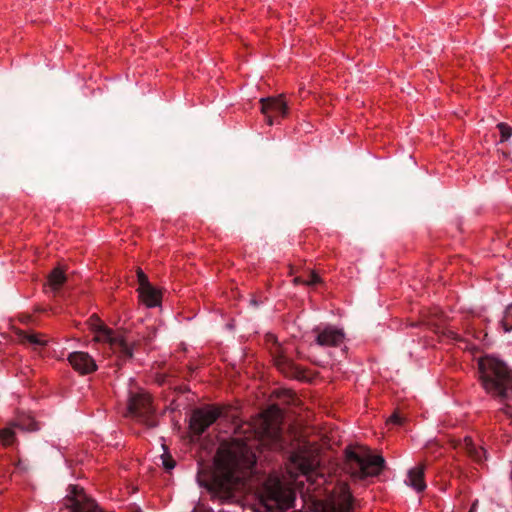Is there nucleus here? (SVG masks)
<instances>
[{
	"mask_svg": "<svg viewBox=\"0 0 512 512\" xmlns=\"http://www.w3.org/2000/svg\"><path fill=\"white\" fill-rule=\"evenodd\" d=\"M253 445L242 438H234L231 443L222 445L214 460V471L205 486L214 491L230 494L238 485H244L256 463ZM199 484L204 485L199 479Z\"/></svg>",
	"mask_w": 512,
	"mask_h": 512,
	"instance_id": "1",
	"label": "nucleus"
},
{
	"mask_svg": "<svg viewBox=\"0 0 512 512\" xmlns=\"http://www.w3.org/2000/svg\"><path fill=\"white\" fill-rule=\"evenodd\" d=\"M478 368L483 388L497 402L499 410L512 419V370L488 355L479 359Z\"/></svg>",
	"mask_w": 512,
	"mask_h": 512,
	"instance_id": "2",
	"label": "nucleus"
},
{
	"mask_svg": "<svg viewBox=\"0 0 512 512\" xmlns=\"http://www.w3.org/2000/svg\"><path fill=\"white\" fill-rule=\"evenodd\" d=\"M346 470L354 478L363 479L377 476L384 468L385 460L380 455H372L368 448L346 452Z\"/></svg>",
	"mask_w": 512,
	"mask_h": 512,
	"instance_id": "3",
	"label": "nucleus"
},
{
	"mask_svg": "<svg viewBox=\"0 0 512 512\" xmlns=\"http://www.w3.org/2000/svg\"><path fill=\"white\" fill-rule=\"evenodd\" d=\"M259 498L267 511H284L293 505L295 494L277 476H269L263 484Z\"/></svg>",
	"mask_w": 512,
	"mask_h": 512,
	"instance_id": "4",
	"label": "nucleus"
},
{
	"mask_svg": "<svg viewBox=\"0 0 512 512\" xmlns=\"http://www.w3.org/2000/svg\"><path fill=\"white\" fill-rule=\"evenodd\" d=\"M89 326L94 333L97 342L108 344L110 350L122 359H130L133 356V346L124 337L107 327L97 316L89 319Z\"/></svg>",
	"mask_w": 512,
	"mask_h": 512,
	"instance_id": "5",
	"label": "nucleus"
},
{
	"mask_svg": "<svg viewBox=\"0 0 512 512\" xmlns=\"http://www.w3.org/2000/svg\"><path fill=\"white\" fill-rule=\"evenodd\" d=\"M153 412L150 396L143 389L130 390L127 406L129 416L146 422L149 427H154L155 422L148 419Z\"/></svg>",
	"mask_w": 512,
	"mask_h": 512,
	"instance_id": "6",
	"label": "nucleus"
},
{
	"mask_svg": "<svg viewBox=\"0 0 512 512\" xmlns=\"http://www.w3.org/2000/svg\"><path fill=\"white\" fill-rule=\"evenodd\" d=\"M320 506L322 512H353V499L348 486L338 484Z\"/></svg>",
	"mask_w": 512,
	"mask_h": 512,
	"instance_id": "7",
	"label": "nucleus"
},
{
	"mask_svg": "<svg viewBox=\"0 0 512 512\" xmlns=\"http://www.w3.org/2000/svg\"><path fill=\"white\" fill-rule=\"evenodd\" d=\"M65 504L71 512H101L95 502L88 498L83 489L77 485L69 487Z\"/></svg>",
	"mask_w": 512,
	"mask_h": 512,
	"instance_id": "8",
	"label": "nucleus"
},
{
	"mask_svg": "<svg viewBox=\"0 0 512 512\" xmlns=\"http://www.w3.org/2000/svg\"><path fill=\"white\" fill-rule=\"evenodd\" d=\"M219 417V411L212 407L197 409L190 418L191 430L200 435Z\"/></svg>",
	"mask_w": 512,
	"mask_h": 512,
	"instance_id": "9",
	"label": "nucleus"
},
{
	"mask_svg": "<svg viewBox=\"0 0 512 512\" xmlns=\"http://www.w3.org/2000/svg\"><path fill=\"white\" fill-rule=\"evenodd\" d=\"M16 428L26 432L37 431L39 429L38 424L30 417L18 420L0 430V442L4 446H9L14 443L16 439Z\"/></svg>",
	"mask_w": 512,
	"mask_h": 512,
	"instance_id": "10",
	"label": "nucleus"
},
{
	"mask_svg": "<svg viewBox=\"0 0 512 512\" xmlns=\"http://www.w3.org/2000/svg\"><path fill=\"white\" fill-rule=\"evenodd\" d=\"M314 332L316 344L323 347L340 346L345 337L342 329L330 325L323 328L317 327Z\"/></svg>",
	"mask_w": 512,
	"mask_h": 512,
	"instance_id": "11",
	"label": "nucleus"
},
{
	"mask_svg": "<svg viewBox=\"0 0 512 512\" xmlns=\"http://www.w3.org/2000/svg\"><path fill=\"white\" fill-rule=\"evenodd\" d=\"M68 360L71 366L81 374H88L97 369L96 361L87 352H72Z\"/></svg>",
	"mask_w": 512,
	"mask_h": 512,
	"instance_id": "12",
	"label": "nucleus"
},
{
	"mask_svg": "<svg viewBox=\"0 0 512 512\" xmlns=\"http://www.w3.org/2000/svg\"><path fill=\"white\" fill-rule=\"evenodd\" d=\"M261 103V112L265 115L268 125H273L274 123L272 115L270 114L271 112L282 116H284L287 112V106L282 97L262 98Z\"/></svg>",
	"mask_w": 512,
	"mask_h": 512,
	"instance_id": "13",
	"label": "nucleus"
},
{
	"mask_svg": "<svg viewBox=\"0 0 512 512\" xmlns=\"http://www.w3.org/2000/svg\"><path fill=\"white\" fill-rule=\"evenodd\" d=\"M291 464L299 474L309 475L315 469L316 462L305 453L297 452L291 456Z\"/></svg>",
	"mask_w": 512,
	"mask_h": 512,
	"instance_id": "14",
	"label": "nucleus"
},
{
	"mask_svg": "<svg viewBox=\"0 0 512 512\" xmlns=\"http://www.w3.org/2000/svg\"><path fill=\"white\" fill-rule=\"evenodd\" d=\"M141 301L148 308H154L161 303V292L155 287L146 286V288L138 289Z\"/></svg>",
	"mask_w": 512,
	"mask_h": 512,
	"instance_id": "15",
	"label": "nucleus"
},
{
	"mask_svg": "<svg viewBox=\"0 0 512 512\" xmlns=\"http://www.w3.org/2000/svg\"><path fill=\"white\" fill-rule=\"evenodd\" d=\"M424 468L421 465H417L408 471L407 479L405 483L415 489L416 491H422L426 485L423 481Z\"/></svg>",
	"mask_w": 512,
	"mask_h": 512,
	"instance_id": "16",
	"label": "nucleus"
},
{
	"mask_svg": "<svg viewBox=\"0 0 512 512\" xmlns=\"http://www.w3.org/2000/svg\"><path fill=\"white\" fill-rule=\"evenodd\" d=\"M462 448L477 462L486 459L485 449L483 447H477L471 437L464 438Z\"/></svg>",
	"mask_w": 512,
	"mask_h": 512,
	"instance_id": "17",
	"label": "nucleus"
},
{
	"mask_svg": "<svg viewBox=\"0 0 512 512\" xmlns=\"http://www.w3.org/2000/svg\"><path fill=\"white\" fill-rule=\"evenodd\" d=\"M263 424H264V427L261 431V435L263 437H267L268 439H270L272 441V445H273L274 449H282L283 444L281 441V436H280L279 430L276 428L270 427V425L268 424L266 419H264Z\"/></svg>",
	"mask_w": 512,
	"mask_h": 512,
	"instance_id": "18",
	"label": "nucleus"
},
{
	"mask_svg": "<svg viewBox=\"0 0 512 512\" xmlns=\"http://www.w3.org/2000/svg\"><path fill=\"white\" fill-rule=\"evenodd\" d=\"M66 281V276L60 268H55L49 275L48 284L53 292L59 290L61 285Z\"/></svg>",
	"mask_w": 512,
	"mask_h": 512,
	"instance_id": "19",
	"label": "nucleus"
},
{
	"mask_svg": "<svg viewBox=\"0 0 512 512\" xmlns=\"http://www.w3.org/2000/svg\"><path fill=\"white\" fill-rule=\"evenodd\" d=\"M500 325L504 332L512 331V304L506 307Z\"/></svg>",
	"mask_w": 512,
	"mask_h": 512,
	"instance_id": "20",
	"label": "nucleus"
},
{
	"mask_svg": "<svg viewBox=\"0 0 512 512\" xmlns=\"http://www.w3.org/2000/svg\"><path fill=\"white\" fill-rule=\"evenodd\" d=\"M497 127L501 135L500 142L507 141L512 135V128L505 123H499Z\"/></svg>",
	"mask_w": 512,
	"mask_h": 512,
	"instance_id": "21",
	"label": "nucleus"
},
{
	"mask_svg": "<svg viewBox=\"0 0 512 512\" xmlns=\"http://www.w3.org/2000/svg\"><path fill=\"white\" fill-rule=\"evenodd\" d=\"M25 339L28 343H30L33 346H44L47 342L38 334H29L26 336Z\"/></svg>",
	"mask_w": 512,
	"mask_h": 512,
	"instance_id": "22",
	"label": "nucleus"
},
{
	"mask_svg": "<svg viewBox=\"0 0 512 512\" xmlns=\"http://www.w3.org/2000/svg\"><path fill=\"white\" fill-rule=\"evenodd\" d=\"M137 278H138V282H139L138 289L146 288V286H151V284L149 283L148 277L142 270L137 271Z\"/></svg>",
	"mask_w": 512,
	"mask_h": 512,
	"instance_id": "23",
	"label": "nucleus"
},
{
	"mask_svg": "<svg viewBox=\"0 0 512 512\" xmlns=\"http://www.w3.org/2000/svg\"><path fill=\"white\" fill-rule=\"evenodd\" d=\"M305 285L311 286L320 281L319 276L315 272H310L308 278L304 279Z\"/></svg>",
	"mask_w": 512,
	"mask_h": 512,
	"instance_id": "24",
	"label": "nucleus"
},
{
	"mask_svg": "<svg viewBox=\"0 0 512 512\" xmlns=\"http://www.w3.org/2000/svg\"><path fill=\"white\" fill-rule=\"evenodd\" d=\"M401 417L397 414V413H394L393 415L390 416L389 418V422L390 423H393V424H400L401 423Z\"/></svg>",
	"mask_w": 512,
	"mask_h": 512,
	"instance_id": "25",
	"label": "nucleus"
},
{
	"mask_svg": "<svg viewBox=\"0 0 512 512\" xmlns=\"http://www.w3.org/2000/svg\"><path fill=\"white\" fill-rule=\"evenodd\" d=\"M163 466L169 471L174 468L175 463L172 460L163 459Z\"/></svg>",
	"mask_w": 512,
	"mask_h": 512,
	"instance_id": "26",
	"label": "nucleus"
},
{
	"mask_svg": "<svg viewBox=\"0 0 512 512\" xmlns=\"http://www.w3.org/2000/svg\"><path fill=\"white\" fill-rule=\"evenodd\" d=\"M304 281H305V280H304L302 277H295V278L293 279V282H294L295 284H299V283H301V284H305V282H304Z\"/></svg>",
	"mask_w": 512,
	"mask_h": 512,
	"instance_id": "27",
	"label": "nucleus"
},
{
	"mask_svg": "<svg viewBox=\"0 0 512 512\" xmlns=\"http://www.w3.org/2000/svg\"><path fill=\"white\" fill-rule=\"evenodd\" d=\"M453 335V339H455L456 341H462V339L456 334V333H452Z\"/></svg>",
	"mask_w": 512,
	"mask_h": 512,
	"instance_id": "28",
	"label": "nucleus"
},
{
	"mask_svg": "<svg viewBox=\"0 0 512 512\" xmlns=\"http://www.w3.org/2000/svg\"><path fill=\"white\" fill-rule=\"evenodd\" d=\"M477 501L473 503L470 512H473L476 509Z\"/></svg>",
	"mask_w": 512,
	"mask_h": 512,
	"instance_id": "29",
	"label": "nucleus"
},
{
	"mask_svg": "<svg viewBox=\"0 0 512 512\" xmlns=\"http://www.w3.org/2000/svg\"><path fill=\"white\" fill-rule=\"evenodd\" d=\"M251 303H252L253 305H257V302H256L254 299H252V300H251Z\"/></svg>",
	"mask_w": 512,
	"mask_h": 512,
	"instance_id": "30",
	"label": "nucleus"
}]
</instances>
